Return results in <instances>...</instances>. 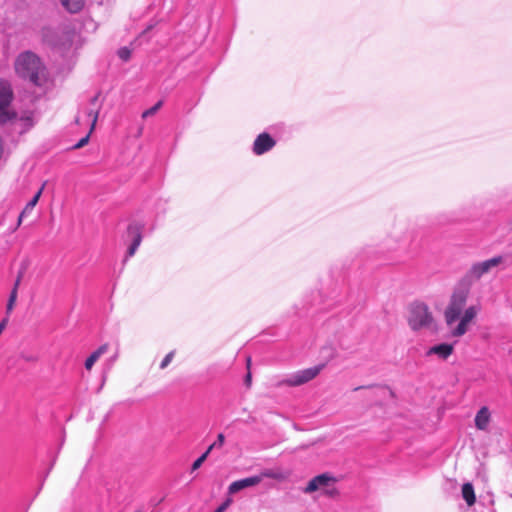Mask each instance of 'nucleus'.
Masks as SVG:
<instances>
[{"mask_svg": "<svg viewBox=\"0 0 512 512\" xmlns=\"http://www.w3.org/2000/svg\"><path fill=\"white\" fill-rule=\"evenodd\" d=\"M63 7L70 13H77L84 5V0H60Z\"/></svg>", "mask_w": 512, "mask_h": 512, "instance_id": "18", "label": "nucleus"}, {"mask_svg": "<svg viewBox=\"0 0 512 512\" xmlns=\"http://www.w3.org/2000/svg\"><path fill=\"white\" fill-rule=\"evenodd\" d=\"M335 479L327 474H321L311 479L304 489L305 493H312L315 491H322L327 496H334L336 488L334 487Z\"/></svg>", "mask_w": 512, "mask_h": 512, "instance_id": "6", "label": "nucleus"}, {"mask_svg": "<svg viewBox=\"0 0 512 512\" xmlns=\"http://www.w3.org/2000/svg\"><path fill=\"white\" fill-rule=\"evenodd\" d=\"M43 191V186L41 187V189L33 196V198L26 204L25 208L23 209V211L21 212L20 216H19V219H18V225H20V223L22 222V218L30 213L34 207L36 206V204L38 203L39 201V198L41 196V193Z\"/></svg>", "mask_w": 512, "mask_h": 512, "instance_id": "17", "label": "nucleus"}, {"mask_svg": "<svg viewBox=\"0 0 512 512\" xmlns=\"http://www.w3.org/2000/svg\"><path fill=\"white\" fill-rule=\"evenodd\" d=\"M322 366H314L296 371L283 379L279 385L300 386L314 379L321 371Z\"/></svg>", "mask_w": 512, "mask_h": 512, "instance_id": "7", "label": "nucleus"}, {"mask_svg": "<svg viewBox=\"0 0 512 512\" xmlns=\"http://www.w3.org/2000/svg\"><path fill=\"white\" fill-rule=\"evenodd\" d=\"M22 277H23V272H22V271H20V272L18 273V276H17V278H16V280H15V282H14V285H13V288H12V290H11V291H16V293H18V288H19V286H20V283H21Z\"/></svg>", "mask_w": 512, "mask_h": 512, "instance_id": "25", "label": "nucleus"}, {"mask_svg": "<svg viewBox=\"0 0 512 512\" xmlns=\"http://www.w3.org/2000/svg\"><path fill=\"white\" fill-rule=\"evenodd\" d=\"M453 351H454L453 344L441 343V344L434 345V346L430 347L426 351V356L429 357V356L435 355V356H437V358H439L441 360H446L449 356L452 355Z\"/></svg>", "mask_w": 512, "mask_h": 512, "instance_id": "12", "label": "nucleus"}, {"mask_svg": "<svg viewBox=\"0 0 512 512\" xmlns=\"http://www.w3.org/2000/svg\"><path fill=\"white\" fill-rule=\"evenodd\" d=\"M161 106H162V101H158L154 106L145 110L142 113V118H147L149 116L154 115L160 109Z\"/></svg>", "mask_w": 512, "mask_h": 512, "instance_id": "22", "label": "nucleus"}, {"mask_svg": "<svg viewBox=\"0 0 512 512\" xmlns=\"http://www.w3.org/2000/svg\"><path fill=\"white\" fill-rule=\"evenodd\" d=\"M98 113H99V108H94V109H90L88 112H87V115L88 117L90 118L91 120V127H90V132L91 133L96 125V122H97V119H98ZM89 136L90 134H87L85 137L81 138L75 145H74V148L75 149H79V148H82L83 146H85L88 141H89Z\"/></svg>", "mask_w": 512, "mask_h": 512, "instance_id": "13", "label": "nucleus"}, {"mask_svg": "<svg viewBox=\"0 0 512 512\" xmlns=\"http://www.w3.org/2000/svg\"><path fill=\"white\" fill-rule=\"evenodd\" d=\"M503 261L504 257L498 255L484 261L476 262L471 265L470 269L466 273L465 278L469 282L478 281L484 275L490 273L493 269L498 267Z\"/></svg>", "mask_w": 512, "mask_h": 512, "instance_id": "4", "label": "nucleus"}, {"mask_svg": "<svg viewBox=\"0 0 512 512\" xmlns=\"http://www.w3.org/2000/svg\"><path fill=\"white\" fill-rule=\"evenodd\" d=\"M215 448V444H211L208 449L199 457L197 458L193 464H192V470L195 471L203 464V462L208 457L209 453Z\"/></svg>", "mask_w": 512, "mask_h": 512, "instance_id": "20", "label": "nucleus"}, {"mask_svg": "<svg viewBox=\"0 0 512 512\" xmlns=\"http://www.w3.org/2000/svg\"><path fill=\"white\" fill-rule=\"evenodd\" d=\"M17 297H18V293H16V291L10 292V295H9V298H8V301L6 304V315H7L6 317H8V318L14 309L15 303L17 301Z\"/></svg>", "mask_w": 512, "mask_h": 512, "instance_id": "21", "label": "nucleus"}, {"mask_svg": "<svg viewBox=\"0 0 512 512\" xmlns=\"http://www.w3.org/2000/svg\"><path fill=\"white\" fill-rule=\"evenodd\" d=\"M108 350V344L101 345L85 361V368L91 370L95 362Z\"/></svg>", "mask_w": 512, "mask_h": 512, "instance_id": "15", "label": "nucleus"}, {"mask_svg": "<svg viewBox=\"0 0 512 512\" xmlns=\"http://www.w3.org/2000/svg\"><path fill=\"white\" fill-rule=\"evenodd\" d=\"M467 297L468 293L466 291H457L451 296L450 302L444 313L446 324L450 328H452V325L459 320L462 315Z\"/></svg>", "mask_w": 512, "mask_h": 512, "instance_id": "3", "label": "nucleus"}, {"mask_svg": "<svg viewBox=\"0 0 512 512\" xmlns=\"http://www.w3.org/2000/svg\"><path fill=\"white\" fill-rule=\"evenodd\" d=\"M434 318L429 308L424 303H413L409 308L408 324L413 331L430 329Z\"/></svg>", "mask_w": 512, "mask_h": 512, "instance_id": "2", "label": "nucleus"}, {"mask_svg": "<svg viewBox=\"0 0 512 512\" xmlns=\"http://www.w3.org/2000/svg\"><path fill=\"white\" fill-rule=\"evenodd\" d=\"M15 71L19 77L29 80L36 86H41L47 78L46 69L40 58L30 51L17 57Z\"/></svg>", "mask_w": 512, "mask_h": 512, "instance_id": "1", "label": "nucleus"}, {"mask_svg": "<svg viewBox=\"0 0 512 512\" xmlns=\"http://www.w3.org/2000/svg\"><path fill=\"white\" fill-rule=\"evenodd\" d=\"M245 382L248 386L251 384V373L250 372H248V374L246 375Z\"/></svg>", "mask_w": 512, "mask_h": 512, "instance_id": "29", "label": "nucleus"}, {"mask_svg": "<svg viewBox=\"0 0 512 512\" xmlns=\"http://www.w3.org/2000/svg\"><path fill=\"white\" fill-rule=\"evenodd\" d=\"M175 355L174 351L169 352L160 363V369H165L173 360Z\"/></svg>", "mask_w": 512, "mask_h": 512, "instance_id": "24", "label": "nucleus"}, {"mask_svg": "<svg viewBox=\"0 0 512 512\" xmlns=\"http://www.w3.org/2000/svg\"><path fill=\"white\" fill-rule=\"evenodd\" d=\"M118 56L123 61H128L130 59V56H131V51L127 47H122V48H120L118 50Z\"/></svg>", "mask_w": 512, "mask_h": 512, "instance_id": "23", "label": "nucleus"}, {"mask_svg": "<svg viewBox=\"0 0 512 512\" xmlns=\"http://www.w3.org/2000/svg\"><path fill=\"white\" fill-rule=\"evenodd\" d=\"M262 481V476H251L232 482L228 487L229 494H235L243 489L258 485Z\"/></svg>", "mask_w": 512, "mask_h": 512, "instance_id": "11", "label": "nucleus"}, {"mask_svg": "<svg viewBox=\"0 0 512 512\" xmlns=\"http://www.w3.org/2000/svg\"><path fill=\"white\" fill-rule=\"evenodd\" d=\"M276 145V141L268 134H259L253 143V153L255 155H263L270 151Z\"/></svg>", "mask_w": 512, "mask_h": 512, "instance_id": "10", "label": "nucleus"}, {"mask_svg": "<svg viewBox=\"0 0 512 512\" xmlns=\"http://www.w3.org/2000/svg\"><path fill=\"white\" fill-rule=\"evenodd\" d=\"M142 229L140 223L134 222L129 224L127 228V238L131 240V244L127 250L126 258L132 257L142 242Z\"/></svg>", "mask_w": 512, "mask_h": 512, "instance_id": "9", "label": "nucleus"}, {"mask_svg": "<svg viewBox=\"0 0 512 512\" xmlns=\"http://www.w3.org/2000/svg\"><path fill=\"white\" fill-rule=\"evenodd\" d=\"M462 497L466 501L468 506H472L475 503L476 497H475L473 485L471 483L463 484Z\"/></svg>", "mask_w": 512, "mask_h": 512, "instance_id": "16", "label": "nucleus"}, {"mask_svg": "<svg viewBox=\"0 0 512 512\" xmlns=\"http://www.w3.org/2000/svg\"><path fill=\"white\" fill-rule=\"evenodd\" d=\"M8 321H9V318L8 317H5L2 319V321L0 322V335L2 334V332L4 331V329L6 328L7 324H8Z\"/></svg>", "mask_w": 512, "mask_h": 512, "instance_id": "28", "label": "nucleus"}, {"mask_svg": "<svg viewBox=\"0 0 512 512\" xmlns=\"http://www.w3.org/2000/svg\"><path fill=\"white\" fill-rule=\"evenodd\" d=\"M44 38H45L48 42H50V40L48 39V35H47V34H45V35H44Z\"/></svg>", "mask_w": 512, "mask_h": 512, "instance_id": "32", "label": "nucleus"}, {"mask_svg": "<svg viewBox=\"0 0 512 512\" xmlns=\"http://www.w3.org/2000/svg\"><path fill=\"white\" fill-rule=\"evenodd\" d=\"M97 100H98V95L94 96V97L91 99V103H92L93 105H95V103L97 102Z\"/></svg>", "mask_w": 512, "mask_h": 512, "instance_id": "30", "label": "nucleus"}, {"mask_svg": "<svg viewBox=\"0 0 512 512\" xmlns=\"http://www.w3.org/2000/svg\"><path fill=\"white\" fill-rule=\"evenodd\" d=\"M479 308L477 306H470L464 310L463 315L459 318V323L451 328V335L453 337L463 336L467 330L470 322L476 317Z\"/></svg>", "mask_w": 512, "mask_h": 512, "instance_id": "8", "label": "nucleus"}, {"mask_svg": "<svg viewBox=\"0 0 512 512\" xmlns=\"http://www.w3.org/2000/svg\"><path fill=\"white\" fill-rule=\"evenodd\" d=\"M224 441H225V436L222 433H220L217 436V440L213 444H215V448L221 447V446H223Z\"/></svg>", "mask_w": 512, "mask_h": 512, "instance_id": "26", "label": "nucleus"}, {"mask_svg": "<svg viewBox=\"0 0 512 512\" xmlns=\"http://www.w3.org/2000/svg\"><path fill=\"white\" fill-rule=\"evenodd\" d=\"M258 476H262L263 478H271L275 480H284L287 475L281 470H273V469H265Z\"/></svg>", "mask_w": 512, "mask_h": 512, "instance_id": "19", "label": "nucleus"}, {"mask_svg": "<svg viewBox=\"0 0 512 512\" xmlns=\"http://www.w3.org/2000/svg\"><path fill=\"white\" fill-rule=\"evenodd\" d=\"M231 504V499H227L224 503H222L215 512H224L228 506Z\"/></svg>", "mask_w": 512, "mask_h": 512, "instance_id": "27", "label": "nucleus"}, {"mask_svg": "<svg viewBox=\"0 0 512 512\" xmlns=\"http://www.w3.org/2000/svg\"><path fill=\"white\" fill-rule=\"evenodd\" d=\"M490 422V412L489 409L484 406L479 409L475 416V426L479 430H486L488 424Z\"/></svg>", "mask_w": 512, "mask_h": 512, "instance_id": "14", "label": "nucleus"}, {"mask_svg": "<svg viewBox=\"0 0 512 512\" xmlns=\"http://www.w3.org/2000/svg\"><path fill=\"white\" fill-rule=\"evenodd\" d=\"M250 363H251V359L250 357L247 358V367L249 368L250 367Z\"/></svg>", "mask_w": 512, "mask_h": 512, "instance_id": "31", "label": "nucleus"}, {"mask_svg": "<svg viewBox=\"0 0 512 512\" xmlns=\"http://www.w3.org/2000/svg\"><path fill=\"white\" fill-rule=\"evenodd\" d=\"M13 91L9 82L0 80V123H6L15 117L11 109Z\"/></svg>", "mask_w": 512, "mask_h": 512, "instance_id": "5", "label": "nucleus"}]
</instances>
